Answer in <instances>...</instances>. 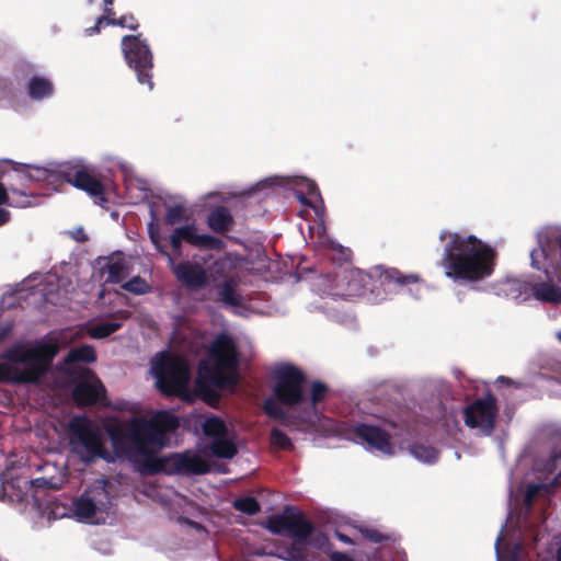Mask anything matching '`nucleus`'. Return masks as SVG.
Returning <instances> with one entry per match:
<instances>
[{"mask_svg": "<svg viewBox=\"0 0 561 561\" xmlns=\"http://www.w3.org/2000/svg\"><path fill=\"white\" fill-rule=\"evenodd\" d=\"M7 185L0 183V205L14 208H27L38 205L37 195L28 192L26 183H46L53 188L62 182L85 192L93 202L105 207L114 187L101 181L83 159H73L60 164L46 167L35 164H15L5 174Z\"/></svg>", "mask_w": 561, "mask_h": 561, "instance_id": "nucleus-1", "label": "nucleus"}, {"mask_svg": "<svg viewBox=\"0 0 561 561\" xmlns=\"http://www.w3.org/2000/svg\"><path fill=\"white\" fill-rule=\"evenodd\" d=\"M179 425V417L171 411H157L149 419L134 416L122 421L110 417L103 422L115 455L137 463H148L169 444V435Z\"/></svg>", "mask_w": 561, "mask_h": 561, "instance_id": "nucleus-2", "label": "nucleus"}, {"mask_svg": "<svg viewBox=\"0 0 561 561\" xmlns=\"http://www.w3.org/2000/svg\"><path fill=\"white\" fill-rule=\"evenodd\" d=\"M148 232L156 249L168 256L172 272L183 285L194 290L210 285L224 302L232 306L239 304L238 287L245 283L250 270L249 262L244 257L228 253L214 261L207 266V270L196 261L175 264L174 260L162 248L159 230L153 221L149 224Z\"/></svg>", "mask_w": 561, "mask_h": 561, "instance_id": "nucleus-3", "label": "nucleus"}, {"mask_svg": "<svg viewBox=\"0 0 561 561\" xmlns=\"http://www.w3.org/2000/svg\"><path fill=\"white\" fill-rule=\"evenodd\" d=\"M552 465L548 462L545 469L536 466L531 473H528L520 485H511L510 490V514L506 524L501 529L496 542L495 551L497 561H523L524 549L517 542L518 534L529 531L534 534L535 541H539V534L535 533L533 525L526 522V512L534 499L547 494L556 484L558 474L550 472Z\"/></svg>", "mask_w": 561, "mask_h": 561, "instance_id": "nucleus-4", "label": "nucleus"}, {"mask_svg": "<svg viewBox=\"0 0 561 561\" xmlns=\"http://www.w3.org/2000/svg\"><path fill=\"white\" fill-rule=\"evenodd\" d=\"M440 266L447 278L458 284H476L489 278L495 268L496 250L489 242L466 231L444 230Z\"/></svg>", "mask_w": 561, "mask_h": 561, "instance_id": "nucleus-5", "label": "nucleus"}, {"mask_svg": "<svg viewBox=\"0 0 561 561\" xmlns=\"http://www.w3.org/2000/svg\"><path fill=\"white\" fill-rule=\"evenodd\" d=\"M73 329L51 332L34 343H19L1 356L0 382H38L61 347L75 341Z\"/></svg>", "mask_w": 561, "mask_h": 561, "instance_id": "nucleus-6", "label": "nucleus"}, {"mask_svg": "<svg viewBox=\"0 0 561 561\" xmlns=\"http://www.w3.org/2000/svg\"><path fill=\"white\" fill-rule=\"evenodd\" d=\"M205 444L201 450H186L170 458L173 469L180 473L203 474L209 471V457L232 459L238 453L233 431L218 416L205 417L202 423Z\"/></svg>", "mask_w": 561, "mask_h": 561, "instance_id": "nucleus-7", "label": "nucleus"}, {"mask_svg": "<svg viewBox=\"0 0 561 561\" xmlns=\"http://www.w3.org/2000/svg\"><path fill=\"white\" fill-rule=\"evenodd\" d=\"M267 528L274 534L286 533L294 538L289 548L277 553L283 560L307 561L310 558L309 548L330 552L328 538L321 531L313 530L298 512L286 511L284 515L268 518Z\"/></svg>", "mask_w": 561, "mask_h": 561, "instance_id": "nucleus-8", "label": "nucleus"}, {"mask_svg": "<svg viewBox=\"0 0 561 561\" xmlns=\"http://www.w3.org/2000/svg\"><path fill=\"white\" fill-rule=\"evenodd\" d=\"M376 277L387 289L392 290L396 286L404 289L405 286L416 285L420 290L421 283L415 274L403 275L394 268L377 266L370 275L360 270L350 268L336 275L330 285L328 294L334 297L353 298L364 293L367 280Z\"/></svg>", "mask_w": 561, "mask_h": 561, "instance_id": "nucleus-9", "label": "nucleus"}, {"mask_svg": "<svg viewBox=\"0 0 561 561\" xmlns=\"http://www.w3.org/2000/svg\"><path fill=\"white\" fill-rule=\"evenodd\" d=\"M237 350L227 335H219L198 367L197 383L231 388L237 383Z\"/></svg>", "mask_w": 561, "mask_h": 561, "instance_id": "nucleus-10", "label": "nucleus"}, {"mask_svg": "<svg viewBox=\"0 0 561 561\" xmlns=\"http://www.w3.org/2000/svg\"><path fill=\"white\" fill-rule=\"evenodd\" d=\"M150 371L157 388L169 396L192 401L195 393L190 389L191 368L185 359L169 352H161L151 359Z\"/></svg>", "mask_w": 561, "mask_h": 561, "instance_id": "nucleus-11", "label": "nucleus"}, {"mask_svg": "<svg viewBox=\"0 0 561 561\" xmlns=\"http://www.w3.org/2000/svg\"><path fill=\"white\" fill-rule=\"evenodd\" d=\"M113 514V485L96 479L72 501V519L88 525L105 524Z\"/></svg>", "mask_w": 561, "mask_h": 561, "instance_id": "nucleus-12", "label": "nucleus"}, {"mask_svg": "<svg viewBox=\"0 0 561 561\" xmlns=\"http://www.w3.org/2000/svg\"><path fill=\"white\" fill-rule=\"evenodd\" d=\"M69 446L82 461L90 462L96 458L111 462L114 457L104 448V439L98 425L83 416L69 421Z\"/></svg>", "mask_w": 561, "mask_h": 561, "instance_id": "nucleus-13", "label": "nucleus"}, {"mask_svg": "<svg viewBox=\"0 0 561 561\" xmlns=\"http://www.w3.org/2000/svg\"><path fill=\"white\" fill-rule=\"evenodd\" d=\"M122 51L126 64L135 71L139 84L151 91L153 56L148 43L139 36L126 35L122 39Z\"/></svg>", "mask_w": 561, "mask_h": 561, "instance_id": "nucleus-14", "label": "nucleus"}, {"mask_svg": "<svg viewBox=\"0 0 561 561\" xmlns=\"http://www.w3.org/2000/svg\"><path fill=\"white\" fill-rule=\"evenodd\" d=\"M274 396L279 403L295 407L305 403L304 374L291 364H279L274 368Z\"/></svg>", "mask_w": 561, "mask_h": 561, "instance_id": "nucleus-15", "label": "nucleus"}, {"mask_svg": "<svg viewBox=\"0 0 561 561\" xmlns=\"http://www.w3.org/2000/svg\"><path fill=\"white\" fill-rule=\"evenodd\" d=\"M496 416L497 408L492 396L476 400L465 410L466 425L484 435L491 434Z\"/></svg>", "mask_w": 561, "mask_h": 561, "instance_id": "nucleus-16", "label": "nucleus"}, {"mask_svg": "<svg viewBox=\"0 0 561 561\" xmlns=\"http://www.w3.org/2000/svg\"><path fill=\"white\" fill-rule=\"evenodd\" d=\"M355 434L360 443L369 450L380 453L381 455H393L394 447L389 442V435L378 426L359 424L355 427Z\"/></svg>", "mask_w": 561, "mask_h": 561, "instance_id": "nucleus-17", "label": "nucleus"}, {"mask_svg": "<svg viewBox=\"0 0 561 561\" xmlns=\"http://www.w3.org/2000/svg\"><path fill=\"white\" fill-rule=\"evenodd\" d=\"M104 392L102 382L90 370H82V380L78 382L73 390V398L80 405L92 404L96 402Z\"/></svg>", "mask_w": 561, "mask_h": 561, "instance_id": "nucleus-18", "label": "nucleus"}, {"mask_svg": "<svg viewBox=\"0 0 561 561\" xmlns=\"http://www.w3.org/2000/svg\"><path fill=\"white\" fill-rule=\"evenodd\" d=\"M104 161L122 171L127 190L139 191V194L136 196L137 198L147 197V191L149 190L147 181L136 176L134 167L128 161L115 156H106L104 157Z\"/></svg>", "mask_w": 561, "mask_h": 561, "instance_id": "nucleus-19", "label": "nucleus"}, {"mask_svg": "<svg viewBox=\"0 0 561 561\" xmlns=\"http://www.w3.org/2000/svg\"><path fill=\"white\" fill-rule=\"evenodd\" d=\"M272 185L279 186H295L297 190L296 195L301 204H308L309 201L305 196L304 192L309 195L310 199H317L319 192L314 182L302 176H274L267 180Z\"/></svg>", "mask_w": 561, "mask_h": 561, "instance_id": "nucleus-20", "label": "nucleus"}, {"mask_svg": "<svg viewBox=\"0 0 561 561\" xmlns=\"http://www.w3.org/2000/svg\"><path fill=\"white\" fill-rule=\"evenodd\" d=\"M176 230L183 240L187 241L194 247L210 250H221L224 247V242L220 239L210 234L198 233L195 224L183 225L176 228Z\"/></svg>", "mask_w": 561, "mask_h": 561, "instance_id": "nucleus-21", "label": "nucleus"}, {"mask_svg": "<svg viewBox=\"0 0 561 561\" xmlns=\"http://www.w3.org/2000/svg\"><path fill=\"white\" fill-rule=\"evenodd\" d=\"M101 271L106 283H119L129 274V266L123 254H115L102 262Z\"/></svg>", "mask_w": 561, "mask_h": 561, "instance_id": "nucleus-22", "label": "nucleus"}, {"mask_svg": "<svg viewBox=\"0 0 561 561\" xmlns=\"http://www.w3.org/2000/svg\"><path fill=\"white\" fill-rule=\"evenodd\" d=\"M554 274H550L548 277L546 274L547 282H526V287H528L534 297L537 300L548 301V302H561V287L551 283L552 276Z\"/></svg>", "mask_w": 561, "mask_h": 561, "instance_id": "nucleus-23", "label": "nucleus"}, {"mask_svg": "<svg viewBox=\"0 0 561 561\" xmlns=\"http://www.w3.org/2000/svg\"><path fill=\"white\" fill-rule=\"evenodd\" d=\"M54 83L49 77L33 75L26 83L27 95L34 101H43L53 96Z\"/></svg>", "mask_w": 561, "mask_h": 561, "instance_id": "nucleus-24", "label": "nucleus"}, {"mask_svg": "<svg viewBox=\"0 0 561 561\" xmlns=\"http://www.w3.org/2000/svg\"><path fill=\"white\" fill-rule=\"evenodd\" d=\"M90 4L94 8L95 12H102L101 15L96 18L95 24L92 27L84 28V34L87 36H92L100 32L101 27L104 25V22L107 18L114 16L113 12V3L114 0H89Z\"/></svg>", "mask_w": 561, "mask_h": 561, "instance_id": "nucleus-25", "label": "nucleus"}, {"mask_svg": "<svg viewBox=\"0 0 561 561\" xmlns=\"http://www.w3.org/2000/svg\"><path fill=\"white\" fill-rule=\"evenodd\" d=\"M0 495H7L11 500L21 499L22 489L28 483L27 479L14 481L13 474L10 470L0 473Z\"/></svg>", "mask_w": 561, "mask_h": 561, "instance_id": "nucleus-26", "label": "nucleus"}, {"mask_svg": "<svg viewBox=\"0 0 561 561\" xmlns=\"http://www.w3.org/2000/svg\"><path fill=\"white\" fill-rule=\"evenodd\" d=\"M208 226L215 232H225L232 226V217L225 207L215 208L208 216Z\"/></svg>", "mask_w": 561, "mask_h": 561, "instance_id": "nucleus-27", "label": "nucleus"}, {"mask_svg": "<svg viewBox=\"0 0 561 561\" xmlns=\"http://www.w3.org/2000/svg\"><path fill=\"white\" fill-rule=\"evenodd\" d=\"M309 231L312 238L317 234L318 243L325 244L332 252L340 253L341 260L348 259L350 251L347 249H344L342 245L329 240V238L325 236V228L322 222H317L316 225L311 226L309 228Z\"/></svg>", "mask_w": 561, "mask_h": 561, "instance_id": "nucleus-28", "label": "nucleus"}, {"mask_svg": "<svg viewBox=\"0 0 561 561\" xmlns=\"http://www.w3.org/2000/svg\"><path fill=\"white\" fill-rule=\"evenodd\" d=\"M95 358H96V356H95L94 348L90 345H83L81 347L73 348L67 355L64 369L67 371L70 370L69 366H70V364H72L75 362L91 363V362H94Z\"/></svg>", "mask_w": 561, "mask_h": 561, "instance_id": "nucleus-29", "label": "nucleus"}, {"mask_svg": "<svg viewBox=\"0 0 561 561\" xmlns=\"http://www.w3.org/2000/svg\"><path fill=\"white\" fill-rule=\"evenodd\" d=\"M44 514L48 520H56L65 517L72 518V504L68 506L60 501H51L46 504Z\"/></svg>", "mask_w": 561, "mask_h": 561, "instance_id": "nucleus-30", "label": "nucleus"}, {"mask_svg": "<svg viewBox=\"0 0 561 561\" xmlns=\"http://www.w3.org/2000/svg\"><path fill=\"white\" fill-rule=\"evenodd\" d=\"M410 454L420 462L432 463L437 459V450L426 444H415L410 447Z\"/></svg>", "mask_w": 561, "mask_h": 561, "instance_id": "nucleus-31", "label": "nucleus"}, {"mask_svg": "<svg viewBox=\"0 0 561 561\" xmlns=\"http://www.w3.org/2000/svg\"><path fill=\"white\" fill-rule=\"evenodd\" d=\"M122 323L117 321H107L92 324L88 329V333L92 339H104L121 328Z\"/></svg>", "mask_w": 561, "mask_h": 561, "instance_id": "nucleus-32", "label": "nucleus"}, {"mask_svg": "<svg viewBox=\"0 0 561 561\" xmlns=\"http://www.w3.org/2000/svg\"><path fill=\"white\" fill-rule=\"evenodd\" d=\"M541 561H561V536L553 539L546 550H538Z\"/></svg>", "mask_w": 561, "mask_h": 561, "instance_id": "nucleus-33", "label": "nucleus"}, {"mask_svg": "<svg viewBox=\"0 0 561 561\" xmlns=\"http://www.w3.org/2000/svg\"><path fill=\"white\" fill-rule=\"evenodd\" d=\"M325 391H327V388L324 385H322L320 382L313 383L312 389H311V407H310L309 411L307 412V417H306V420L308 422H313V420L317 417V415L313 411L314 410L313 405L324 397Z\"/></svg>", "mask_w": 561, "mask_h": 561, "instance_id": "nucleus-34", "label": "nucleus"}, {"mask_svg": "<svg viewBox=\"0 0 561 561\" xmlns=\"http://www.w3.org/2000/svg\"><path fill=\"white\" fill-rule=\"evenodd\" d=\"M233 506L238 511H241L247 514H255L260 510V505H259L257 501L254 497H250V496L237 499L233 502Z\"/></svg>", "mask_w": 561, "mask_h": 561, "instance_id": "nucleus-35", "label": "nucleus"}, {"mask_svg": "<svg viewBox=\"0 0 561 561\" xmlns=\"http://www.w3.org/2000/svg\"><path fill=\"white\" fill-rule=\"evenodd\" d=\"M186 208L181 205H173L168 208L165 214V221L170 225H175L186 219Z\"/></svg>", "mask_w": 561, "mask_h": 561, "instance_id": "nucleus-36", "label": "nucleus"}, {"mask_svg": "<svg viewBox=\"0 0 561 561\" xmlns=\"http://www.w3.org/2000/svg\"><path fill=\"white\" fill-rule=\"evenodd\" d=\"M105 25H115L124 28L136 30L138 24L133 15H123L118 19L110 16L104 22Z\"/></svg>", "mask_w": 561, "mask_h": 561, "instance_id": "nucleus-37", "label": "nucleus"}, {"mask_svg": "<svg viewBox=\"0 0 561 561\" xmlns=\"http://www.w3.org/2000/svg\"><path fill=\"white\" fill-rule=\"evenodd\" d=\"M123 288L130 293L140 295L149 290V285L140 277H134L133 279L126 282L123 285Z\"/></svg>", "mask_w": 561, "mask_h": 561, "instance_id": "nucleus-38", "label": "nucleus"}, {"mask_svg": "<svg viewBox=\"0 0 561 561\" xmlns=\"http://www.w3.org/2000/svg\"><path fill=\"white\" fill-rule=\"evenodd\" d=\"M271 443L280 449H289L291 447V442L287 435L277 428L271 432Z\"/></svg>", "mask_w": 561, "mask_h": 561, "instance_id": "nucleus-39", "label": "nucleus"}, {"mask_svg": "<svg viewBox=\"0 0 561 561\" xmlns=\"http://www.w3.org/2000/svg\"><path fill=\"white\" fill-rule=\"evenodd\" d=\"M556 447L552 451L551 460L549 461L552 465V471H558V476H561V434L556 437Z\"/></svg>", "mask_w": 561, "mask_h": 561, "instance_id": "nucleus-40", "label": "nucleus"}, {"mask_svg": "<svg viewBox=\"0 0 561 561\" xmlns=\"http://www.w3.org/2000/svg\"><path fill=\"white\" fill-rule=\"evenodd\" d=\"M265 412L274 417V419H283L284 417V411L283 408L279 405V403L273 399L270 398L264 403Z\"/></svg>", "mask_w": 561, "mask_h": 561, "instance_id": "nucleus-41", "label": "nucleus"}, {"mask_svg": "<svg viewBox=\"0 0 561 561\" xmlns=\"http://www.w3.org/2000/svg\"><path fill=\"white\" fill-rule=\"evenodd\" d=\"M360 533L363 534V536L374 542H377L379 540H381V535L377 531V530H374V529H360Z\"/></svg>", "mask_w": 561, "mask_h": 561, "instance_id": "nucleus-42", "label": "nucleus"}, {"mask_svg": "<svg viewBox=\"0 0 561 561\" xmlns=\"http://www.w3.org/2000/svg\"><path fill=\"white\" fill-rule=\"evenodd\" d=\"M182 241V237L178 233V230L175 229L174 232L170 236V242L174 251H180Z\"/></svg>", "mask_w": 561, "mask_h": 561, "instance_id": "nucleus-43", "label": "nucleus"}, {"mask_svg": "<svg viewBox=\"0 0 561 561\" xmlns=\"http://www.w3.org/2000/svg\"><path fill=\"white\" fill-rule=\"evenodd\" d=\"M11 218V214L9 210L4 208H0V226L7 224Z\"/></svg>", "mask_w": 561, "mask_h": 561, "instance_id": "nucleus-44", "label": "nucleus"}, {"mask_svg": "<svg viewBox=\"0 0 561 561\" xmlns=\"http://www.w3.org/2000/svg\"><path fill=\"white\" fill-rule=\"evenodd\" d=\"M331 561H354V560L344 553L335 552V553L331 554Z\"/></svg>", "mask_w": 561, "mask_h": 561, "instance_id": "nucleus-45", "label": "nucleus"}, {"mask_svg": "<svg viewBox=\"0 0 561 561\" xmlns=\"http://www.w3.org/2000/svg\"><path fill=\"white\" fill-rule=\"evenodd\" d=\"M335 535H336L337 539L344 543H353L354 542V540L350 536H347L339 530L335 533Z\"/></svg>", "mask_w": 561, "mask_h": 561, "instance_id": "nucleus-46", "label": "nucleus"}, {"mask_svg": "<svg viewBox=\"0 0 561 561\" xmlns=\"http://www.w3.org/2000/svg\"><path fill=\"white\" fill-rule=\"evenodd\" d=\"M43 483L48 484L51 488H57V485H58L57 482L51 481V480L50 481L44 480Z\"/></svg>", "mask_w": 561, "mask_h": 561, "instance_id": "nucleus-47", "label": "nucleus"}, {"mask_svg": "<svg viewBox=\"0 0 561 561\" xmlns=\"http://www.w3.org/2000/svg\"><path fill=\"white\" fill-rule=\"evenodd\" d=\"M7 331H8V328H3L0 325V339H2L5 335Z\"/></svg>", "mask_w": 561, "mask_h": 561, "instance_id": "nucleus-48", "label": "nucleus"}, {"mask_svg": "<svg viewBox=\"0 0 561 561\" xmlns=\"http://www.w3.org/2000/svg\"><path fill=\"white\" fill-rule=\"evenodd\" d=\"M556 336L561 342V330L556 333Z\"/></svg>", "mask_w": 561, "mask_h": 561, "instance_id": "nucleus-49", "label": "nucleus"}]
</instances>
